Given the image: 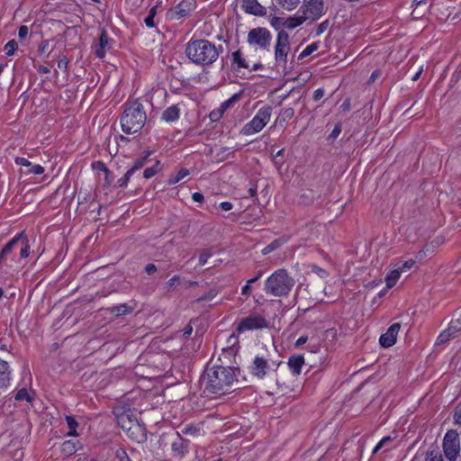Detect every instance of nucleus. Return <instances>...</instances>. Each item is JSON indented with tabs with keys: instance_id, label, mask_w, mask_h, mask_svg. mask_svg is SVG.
Listing matches in <instances>:
<instances>
[{
	"instance_id": "obj_7",
	"label": "nucleus",
	"mask_w": 461,
	"mask_h": 461,
	"mask_svg": "<svg viewBox=\"0 0 461 461\" xmlns=\"http://www.w3.org/2000/svg\"><path fill=\"white\" fill-rule=\"evenodd\" d=\"M291 50L290 37L287 32H278L275 43V61L277 68L285 69Z\"/></svg>"
},
{
	"instance_id": "obj_25",
	"label": "nucleus",
	"mask_w": 461,
	"mask_h": 461,
	"mask_svg": "<svg viewBox=\"0 0 461 461\" xmlns=\"http://www.w3.org/2000/svg\"><path fill=\"white\" fill-rule=\"evenodd\" d=\"M133 311V308L126 303H122L111 307L110 312L115 316H122L130 314Z\"/></svg>"
},
{
	"instance_id": "obj_63",
	"label": "nucleus",
	"mask_w": 461,
	"mask_h": 461,
	"mask_svg": "<svg viewBox=\"0 0 461 461\" xmlns=\"http://www.w3.org/2000/svg\"><path fill=\"white\" fill-rule=\"evenodd\" d=\"M145 271L148 275H152L157 271V267L154 264H148L145 267Z\"/></svg>"
},
{
	"instance_id": "obj_64",
	"label": "nucleus",
	"mask_w": 461,
	"mask_h": 461,
	"mask_svg": "<svg viewBox=\"0 0 461 461\" xmlns=\"http://www.w3.org/2000/svg\"><path fill=\"white\" fill-rule=\"evenodd\" d=\"M192 198L194 202H197V203H202L204 199L203 194L201 193H198V192L194 193L192 195Z\"/></svg>"
},
{
	"instance_id": "obj_54",
	"label": "nucleus",
	"mask_w": 461,
	"mask_h": 461,
	"mask_svg": "<svg viewBox=\"0 0 461 461\" xmlns=\"http://www.w3.org/2000/svg\"><path fill=\"white\" fill-rule=\"evenodd\" d=\"M15 164L22 167H31L32 163L25 158L17 157L14 158Z\"/></svg>"
},
{
	"instance_id": "obj_47",
	"label": "nucleus",
	"mask_w": 461,
	"mask_h": 461,
	"mask_svg": "<svg viewBox=\"0 0 461 461\" xmlns=\"http://www.w3.org/2000/svg\"><path fill=\"white\" fill-rule=\"evenodd\" d=\"M294 114V111L293 108L288 107L282 111L281 116L284 121L290 120Z\"/></svg>"
},
{
	"instance_id": "obj_61",
	"label": "nucleus",
	"mask_w": 461,
	"mask_h": 461,
	"mask_svg": "<svg viewBox=\"0 0 461 461\" xmlns=\"http://www.w3.org/2000/svg\"><path fill=\"white\" fill-rule=\"evenodd\" d=\"M144 23L146 24L147 27L149 28H153L155 27V22H154V17L150 16V15H148L145 19H144Z\"/></svg>"
},
{
	"instance_id": "obj_28",
	"label": "nucleus",
	"mask_w": 461,
	"mask_h": 461,
	"mask_svg": "<svg viewBox=\"0 0 461 461\" xmlns=\"http://www.w3.org/2000/svg\"><path fill=\"white\" fill-rule=\"evenodd\" d=\"M190 174L189 170L187 168H181L176 174L171 175L167 179V184L169 185H176L179 181H181L183 178L187 176Z\"/></svg>"
},
{
	"instance_id": "obj_26",
	"label": "nucleus",
	"mask_w": 461,
	"mask_h": 461,
	"mask_svg": "<svg viewBox=\"0 0 461 461\" xmlns=\"http://www.w3.org/2000/svg\"><path fill=\"white\" fill-rule=\"evenodd\" d=\"M285 17L271 16L269 18L270 25L278 32H286L285 27Z\"/></svg>"
},
{
	"instance_id": "obj_48",
	"label": "nucleus",
	"mask_w": 461,
	"mask_h": 461,
	"mask_svg": "<svg viewBox=\"0 0 461 461\" xmlns=\"http://www.w3.org/2000/svg\"><path fill=\"white\" fill-rule=\"evenodd\" d=\"M44 171V167L41 165L31 166V168L29 169V173L33 175H41Z\"/></svg>"
},
{
	"instance_id": "obj_23",
	"label": "nucleus",
	"mask_w": 461,
	"mask_h": 461,
	"mask_svg": "<svg viewBox=\"0 0 461 461\" xmlns=\"http://www.w3.org/2000/svg\"><path fill=\"white\" fill-rule=\"evenodd\" d=\"M230 59L232 66H234L238 69L249 68V63L243 58L240 50H236L232 52Z\"/></svg>"
},
{
	"instance_id": "obj_10",
	"label": "nucleus",
	"mask_w": 461,
	"mask_h": 461,
	"mask_svg": "<svg viewBox=\"0 0 461 461\" xmlns=\"http://www.w3.org/2000/svg\"><path fill=\"white\" fill-rule=\"evenodd\" d=\"M267 327V321L260 314H250L243 318L238 324L237 330L239 333L245 331L264 329Z\"/></svg>"
},
{
	"instance_id": "obj_62",
	"label": "nucleus",
	"mask_w": 461,
	"mask_h": 461,
	"mask_svg": "<svg viewBox=\"0 0 461 461\" xmlns=\"http://www.w3.org/2000/svg\"><path fill=\"white\" fill-rule=\"evenodd\" d=\"M250 285L251 284H249L247 282V284L241 287V294H243V295H249L250 294V293H251V286H250Z\"/></svg>"
},
{
	"instance_id": "obj_2",
	"label": "nucleus",
	"mask_w": 461,
	"mask_h": 461,
	"mask_svg": "<svg viewBox=\"0 0 461 461\" xmlns=\"http://www.w3.org/2000/svg\"><path fill=\"white\" fill-rule=\"evenodd\" d=\"M221 51V45L217 46L215 43L203 39H191L185 44V53L188 59L192 63L202 67L213 64L218 59Z\"/></svg>"
},
{
	"instance_id": "obj_60",
	"label": "nucleus",
	"mask_w": 461,
	"mask_h": 461,
	"mask_svg": "<svg viewBox=\"0 0 461 461\" xmlns=\"http://www.w3.org/2000/svg\"><path fill=\"white\" fill-rule=\"evenodd\" d=\"M263 270H259L258 271V273L256 274V276H254L253 277H251L250 279L248 280V283L249 284H254L256 283L258 280H259L262 276H263Z\"/></svg>"
},
{
	"instance_id": "obj_4",
	"label": "nucleus",
	"mask_w": 461,
	"mask_h": 461,
	"mask_svg": "<svg viewBox=\"0 0 461 461\" xmlns=\"http://www.w3.org/2000/svg\"><path fill=\"white\" fill-rule=\"evenodd\" d=\"M121 127L125 134H133L140 131L147 121L143 105L133 102L127 105L121 116Z\"/></svg>"
},
{
	"instance_id": "obj_9",
	"label": "nucleus",
	"mask_w": 461,
	"mask_h": 461,
	"mask_svg": "<svg viewBox=\"0 0 461 461\" xmlns=\"http://www.w3.org/2000/svg\"><path fill=\"white\" fill-rule=\"evenodd\" d=\"M306 21L315 22L324 14V4L322 0H308L300 8L299 12Z\"/></svg>"
},
{
	"instance_id": "obj_40",
	"label": "nucleus",
	"mask_w": 461,
	"mask_h": 461,
	"mask_svg": "<svg viewBox=\"0 0 461 461\" xmlns=\"http://www.w3.org/2000/svg\"><path fill=\"white\" fill-rule=\"evenodd\" d=\"M158 165H159V162L157 161V163L150 167H147L144 171H143V176L146 178V179H149L152 176H154L157 173H158Z\"/></svg>"
},
{
	"instance_id": "obj_3",
	"label": "nucleus",
	"mask_w": 461,
	"mask_h": 461,
	"mask_svg": "<svg viewBox=\"0 0 461 461\" xmlns=\"http://www.w3.org/2000/svg\"><path fill=\"white\" fill-rule=\"evenodd\" d=\"M294 284V279L286 269L278 268L266 279L264 291L267 294L283 297L290 294Z\"/></svg>"
},
{
	"instance_id": "obj_1",
	"label": "nucleus",
	"mask_w": 461,
	"mask_h": 461,
	"mask_svg": "<svg viewBox=\"0 0 461 461\" xmlns=\"http://www.w3.org/2000/svg\"><path fill=\"white\" fill-rule=\"evenodd\" d=\"M240 370L234 366H213L206 370L202 383L207 394L221 396L231 392L232 385L238 382Z\"/></svg>"
},
{
	"instance_id": "obj_45",
	"label": "nucleus",
	"mask_w": 461,
	"mask_h": 461,
	"mask_svg": "<svg viewBox=\"0 0 461 461\" xmlns=\"http://www.w3.org/2000/svg\"><path fill=\"white\" fill-rule=\"evenodd\" d=\"M312 272L318 275L321 278H325L328 276V272L325 269H323L316 265H313L312 267Z\"/></svg>"
},
{
	"instance_id": "obj_18",
	"label": "nucleus",
	"mask_w": 461,
	"mask_h": 461,
	"mask_svg": "<svg viewBox=\"0 0 461 461\" xmlns=\"http://www.w3.org/2000/svg\"><path fill=\"white\" fill-rule=\"evenodd\" d=\"M83 445L78 440H65L60 447V452L66 457L73 456L77 451L82 449Z\"/></svg>"
},
{
	"instance_id": "obj_39",
	"label": "nucleus",
	"mask_w": 461,
	"mask_h": 461,
	"mask_svg": "<svg viewBox=\"0 0 461 461\" xmlns=\"http://www.w3.org/2000/svg\"><path fill=\"white\" fill-rule=\"evenodd\" d=\"M451 338H453V336L446 329L438 336L436 343L438 345L444 344V343L447 342Z\"/></svg>"
},
{
	"instance_id": "obj_20",
	"label": "nucleus",
	"mask_w": 461,
	"mask_h": 461,
	"mask_svg": "<svg viewBox=\"0 0 461 461\" xmlns=\"http://www.w3.org/2000/svg\"><path fill=\"white\" fill-rule=\"evenodd\" d=\"M181 109L178 104H173L166 108L162 114L161 120L166 122H175L180 118Z\"/></svg>"
},
{
	"instance_id": "obj_49",
	"label": "nucleus",
	"mask_w": 461,
	"mask_h": 461,
	"mask_svg": "<svg viewBox=\"0 0 461 461\" xmlns=\"http://www.w3.org/2000/svg\"><path fill=\"white\" fill-rule=\"evenodd\" d=\"M223 113L218 108L210 113V119L212 122H217L222 116Z\"/></svg>"
},
{
	"instance_id": "obj_59",
	"label": "nucleus",
	"mask_w": 461,
	"mask_h": 461,
	"mask_svg": "<svg viewBox=\"0 0 461 461\" xmlns=\"http://www.w3.org/2000/svg\"><path fill=\"white\" fill-rule=\"evenodd\" d=\"M219 207L222 210V211H230L232 208H233V205L230 202H221L219 205Z\"/></svg>"
},
{
	"instance_id": "obj_55",
	"label": "nucleus",
	"mask_w": 461,
	"mask_h": 461,
	"mask_svg": "<svg viewBox=\"0 0 461 461\" xmlns=\"http://www.w3.org/2000/svg\"><path fill=\"white\" fill-rule=\"evenodd\" d=\"M340 132H341V126L339 124H336L334 126L332 131L330 134V139H331V140L337 139Z\"/></svg>"
},
{
	"instance_id": "obj_46",
	"label": "nucleus",
	"mask_w": 461,
	"mask_h": 461,
	"mask_svg": "<svg viewBox=\"0 0 461 461\" xmlns=\"http://www.w3.org/2000/svg\"><path fill=\"white\" fill-rule=\"evenodd\" d=\"M212 257V253L208 250L203 251L199 256V264L204 266L208 259Z\"/></svg>"
},
{
	"instance_id": "obj_56",
	"label": "nucleus",
	"mask_w": 461,
	"mask_h": 461,
	"mask_svg": "<svg viewBox=\"0 0 461 461\" xmlns=\"http://www.w3.org/2000/svg\"><path fill=\"white\" fill-rule=\"evenodd\" d=\"M29 33V29L26 25H22L20 26L19 28V31H18V36L20 39L23 40L27 37Z\"/></svg>"
},
{
	"instance_id": "obj_53",
	"label": "nucleus",
	"mask_w": 461,
	"mask_h": 461,
	"mask_svg": "<svg viewBox=\"0 0 461 461\" xmlns=\"http://www.w3.org/2000/svg\"><path fill=\"white\" fill-rule=\"evenodd\" d=\"M68 63H69L68 59L66 56H62L58 60V67H59V68L65 70V69H67Z\"/></svg>"
},
{
	"instance_id": "obj_32",
	"label": "nucleus",
	"mask_w": 461,
	"mask_h": 461,
	"mask_svg": "<svg viewBox=\"0 0 461 461\" xmlns=\"http://www.w3.org/2000/svg\"><path fill=\"white\" fill-rule=\"evenodd\" d=\"M283 242L279 240H275L273 241H271L268 245H267L263 249H262V254L263 255H267L268 253L277 249L278 248H280L282 246Z\"/></svg>"
},
{
	"instance_id": "obj_12",
	"label": "nucleus",
	"mask_w": 461,
	"mask_h": 461,
	"mask_svg": "<svg viewBox=\"0 0 461 461\" xmlns=\"http://www.w3.org/2000/svg\"><path fill=\"white\" fill-rule=\"evenodd\" d=\"M125 419L128 420L129 423H131V420L129 419L128 415H122L121 417H119L118 422L119 424H121L123 429L128 430L130 437L132 438L137 442L146 440L144 429L138 423H132L131 426L127 427L124 424Z\"/></svg>"
},
{
	"instance_id": "obj_37",
	"label": "nucleus",
	"mask_w": 461,
	"mask_h": 461,
	"mask_svg": "<svg viewBox=\"0 0 461 461\" xmlns=\"http://www.w3.org/2000/svg\"><path fill=\"white\" fill-rule=\"evenodd\" d=\"M17 47H18L17 42L14 40H11L5 45L4 50L7 56H12V55H14V51L16 50Z\"/></svg>"
},
{
	"instance_id": "obj_17",
	"label": "nucleus",
	"mask_w": 461,
	"mask_h": 461,
	"mask_svg": "<svg viewBox=\"0 0 461 461\" xmlns=\"http://www.w3.org/2000/svg\"><path fill=\"white\" fill-rule=\"evenodd\" d=\"M179 435V433H177ZM189 440L178 436V438L171 445L174 456L178 458H183L188 453Z\"/></svg>"
},
{
	"instance_id": "obj_35",
	"label": "nucleus",
	"mask_w": 461,
	"mask_h": 461,
	"mask_svg": "<svg viewBox=\"0 0 461 461\" xmlns=\"http://www.w3.org/2000/svg\"><path fill=\"white\" fill-rule=\"evenodd\" d=\"M92 167L97 171H101V172L104 173V175L106 176H110V175H111L110 170L108 169V167L103 161H100V160L95 161L92 164Z\"/></svg>"
},
{
	"instance_id": "obj_13",
	"label": "nucleus",
	"mask_w": 461,
	"mask_h": 461,
	"mask_svg": "<svg viewBox=\"0 0 461 461\" xmlns=\"http://www.w3.org/2000/svg\"><path fill=\"white\" fill-rule=\"evenodd\" d=\"M194 9L192 0H183L176 7L168 11V17L171 20H180L185 17Z\"/></svg>"
},
{
	"instance_id": "obj_30",
	"label": "nucleus",
	"mask_w": 461,
	"mask_h": 461,
	"mask_svg": "<svg viewBox=\"0 0 461 461\" xmlns=\"http://www.w3.org/2000/svg\"><path fill=\"white\" fill-rule=\"evenodd\" d=\"M66 421L68 424V427L69 429V431L67 433L68 437H77L78 436V433L77 431V428L78 426L77 421L75 420L72 416H66Z\"/></svg>"
},
{
	"instance_id": "obj_31",
	"label": "nucleus",
	"mask_w": 461,
	"mask_h": 461,
	"mask_svg": "<svg viewBox=\"0 0 461 461\" xmlns=\"http://www.w3.org/2000/svg\"><path fill=\"white\" fill-rule=\"evenodd\" d=\"M202 429L194 424H186L182 429V433L189 436H200Z\"/></svg>"
},
{
	"instance_id": "obj_57",
	"label": "nucleus",
	"mask_w": 461,
	"mask_h": 461,
	"mask_svg": "<svg viewBox=\"0 0 461 461\" xmlns=\"http://www.w3.org/2000/svg\"><path fill=\"white\" fill-rule=\"evenodd\" d=\"M454 419L456 423L461 425V403L457 405L455 411Z\"/></svg>"
},
{
	"instance_id": "obj_50",
	"label": "nucleus",
	"mask_w": 461,
	"mask_h": 461,
	"mask_svg": "<svg viewBox=\"0 0 461 461\" xmlns=\"http://www.w3.org/2000/svg\"><path fill=\"white\" fill-rule=\"evenodd\" d=\"M415 264V261L413 259L406 260L401 267H398V269L402 270V272H405L409 269H411Z\"/></svg>"
},
{
	"instance_id": "obj_11",
	"label": "nucleus",
	"mask_w": 461,
	"mask_h": 461,
	"mask_svg": "<svg viewBox=\"0 0 461 461\" xmlns=\"http://www.w3.org/2000/svg\"><path fill=\"white\" fill-rule=\"evenodd\" d=\"M443 449L449 460H455L459 452L457 435L454 431H447L443 440Z\"/></svg>"
},
{
	"instance_id": "obj_36",
	"label": "nucleus",
	"mask_w": 461,
	"mask_h": 461,
	"mask_svg": "<svg viewBox=\"0 0 461 461\" xmlns=\"http://www.w3.org/2000/svg\"><path fill=\"white\" fill-rule=\"evenodd\" d=\"M238 99L239 95L237 94L233 95L230 98L222 102L219 109L224 113L230 105H232L236 101H238Z\"/></svg>"
},
{
	"instance_id": "obj_15",
	"label": "nucleus",
	"mask_w": 461,
	"mask_h": 461,
	"mask_svg": "<svg viewBox=\"0 0 461 461\" xmlns=\"http://www.w3.org/2000/svg\"><path fill=\"white\" fill-rule=\"evenodd\" d=\"M242 8L248 14L254 15L264 16L267 14V9L261 5L258 0H242Z\"/></svg>"
},
{
	"instance_id": "obj_6",
	"label": "nucleus",
	"mask_w": 461,
	"mask_h": 461,
	"mask_svg": "<svg viewBox=\"0 0 461 461\" xmlns=\"http://www.w3.org/2000/svg\"><path fill=\"white\" fill-rule=\"evenodd\" d=\"M280 363L270 360L264 356H256L249 366L251 375L258 379H264L267 376L275 374Z\"/></svg>"
},
{
	"instance_id": "obj_34",
	"label": "nucleus",
	"mask_w": 461,
	"mask_h": 461,
	"mask_svg": "<svg viewBox=\"0 0 461 461\" xmlns=\"http://www.w3.org/2000/svg\"><path fill=\"white\" fill-rule=\"evenodd\" d=\"M149 156V152H148L145 156L137 158L134 161L133 166L131 168H129V170H132L133 174L135 172H137L138 170H140L144 166V164L146 163V160H147Z\"/></svg>"
},
{
	"instance_id": "obj_22",
	"label": "nucleus",
	"mask_w": 461,
	"mask_h": 461,
	"mask_svg": "<svg viewBox=\"0 0 461 461\" xmlns=\"http://www.w3.org/2000/svg\"><path fill=\"white\" fill-rule=\"evenodd\" d=\"M298 14L299 13H297L296 14H294L293 16H289V17L285 18V29L294 30L295 28L299 27L300 25H302L303 23H305V17H302Z\"/></svg>"
},
{
	"instance_id": "obj_52",
	"label": "nucleus",
	"mask_w": 461,
	"mask_h": 461,
	"mask_svg": "<svg viewBox=\"0 0 461 461\" xmlns=\"http://www.w3.org/2000/svg\"><path fill=\"white\" fill-rule=\"evenodd\" d=\"M116 457L120 461H131L130 457L128 456L127 453L123 449H118L116 451Z\"/></svg>"
},
{
	"instance_id": "obj_44",
	"label": "nucleus",
	"mask_w": 461,
	"mask_h": 461,
	"mask_svg": "<svg viewBox=\"0 0 461 461\" xmlns=\"http://www.w3.org/2000/svg\"><path fill=\"white\" fill-rule=\"evenodd\" d=\"M425 461H445V460L441 454H439L438 452L431 451L427 455Z\"/></svg>"
},
{
	"instance_id": "obj_21",
	"label": "nucleus",
	"mask_w": 461,
	"mask_h": 461,
	"mask_svg": "<svg viewBox=\"0 0 461 461\" xmlns=\"http://www.w3.org/2000/svg\"><path fill=\"white\" fill-rule=\"evenodd\" d=\"M11 370L8 363L0 358V388L10 385Z\"/></svg>"
},
{
	"instance_id": "obj_24",
	"label": "nucleus",
	"mask_w": 461,
	"mask_h": 461,
	"mask_svg": "<svg viewBox=\"0 0 461 461\" xmlns=\"http://www.w3.org/2000/svg\"><path fill=\"white\" fill-rule=\"evenodd\" d=\"M401 275H402V270L398 269V267L391 270L385 277L386 288L387 289L393 288L396 285Z\"/></svg>"
},
{
	"instance_id": "obj_33",
	"label": "nucleus",
	"mask_w": 461,
	"mask_h": 461,
	"mask_svg": "<svg viewBox=\"0 0 461 461\" xmlns=\"http://www.w3.org/2000/svg\"><path fill=\"white\" fill-rule=\"evenodd\" d=\"M319 49V42H312L308 45L299 55V59H303Z\"/></svg>"
},
{
	"instance_id": "obj_58",
	"label": "nucleus",
	"mask_w": 461,
	"mask_h": 461,
	"mask_svg": "<svg viewBox=\"0 0 461 461\" xmlns=\"http://www.w3.org/2000/svg\"><path fill=\"white\" fill-rule=\"evenodd\" d=\"M324 95V89L323 88H317L312 95V98L314 101H318Z\"/></svg>"
},
{
	"instance_id": "obj_27",
	"label": "nucleus",
	"mask_w": 461,
	"mask_h": 461,
	"mask_svg": "<svg viewBox=\"0 0 461 461\" xmlns=\"http://www.w3.org/2000/svg\"><path fill=\"white\" fill-rule=\"evenodd\" d=\"M458 317L452 320L448 324L447 330L450 332L453 338L461 330V310L457 312Z\"/></svg>"
},
{
	"instance_id": "obj_38",
	"label": "nucleus",
	"mask_w": 461,
	"mask_h": 461,
	"mask_svg": "<svg viewBox=\"0 0 461 461\" xmlns=\"http://www.w3.org/2000/svg\"><path fill=\"white\" fill-rule=\"evenodd\" d=\"M181 282V278L179 276H172L167 283H166V289L167 291H171L175 289Z\"/></svg>"
},
{
	"instance_id": "obj_51",
	"label": "nucleus",
	"mask_w": 461,
	"mask_h": 461,
	"mask_svg": "<svg viewBox=\"0 0 461 461\" xmlns=\"http://www.w3.org/2000/svg\"><path fill=\"white\" fill-rule=\"evenodd\" d=\"M391 441V438L390 437H384L378 443L377 445L375 447V448L373 449V454H375L379 449H381L387 442Z\"/></svg>"
},
{
	"instance_id": "obj_41",
	"label": "nucleus",
	"mask_w": 461,
	"mask_h": 461,
	"mask_svg": "<svg viewBox=\"0 0 461 461\" xmlns=\"http://www.w3.org/2000/svg\"><path fill=\"white\" fill-rule=\"evenodd\" d=\"M132 176H133L132 170L128 169L127 172L125 173V175L122 177H121L120 179H118V181H117L118 185L121 187L127 186V185Z\"/></svg>"
},
{
	"instance_id": "obj_19",
	"label": "nucleus",
	"mask_w": 461,
	"mask_h": 461,
	"mask_svg": "<svg viewBox=\"0 0 461 461\" xmlns=\"http://www.w3.org/2000/svg\"><path fill=\"white\" fill-rule=\"evenodd\" d=\"M304 365V357L301 355H294L288 358L287 366L293 375H301L302 368Z\"/></svg>"
},
{
	"instance_id": "obj_43",
	"label": "nucleus",
	"mask_w": 461,
	"mask_h": 461,
	"mask_svg": "<svg viewBox=\"0 0 461 461\" xmlns=\"http://www.w3.org/2000/svg\"><path fill=\"white\" fill-rule=\"evenodd\" d=\"M15 400L16 401L26 400L27 402H31V397L28 393L27 390L23 388L17 392V393L15 395Z\"/></svg>"
},
{
	"instance_id": "obj_14",
	"label": "nucleus",
	"mask_w": 461,
	"mask_h": 461,
	"mask_svg": "<svg viewBox=\"0 0 461 461\" xmlns=\"http://www.w3.org/2000/svg\"><path fill=\"white\" fill-rule=\"evenodd\" d=\"M401 329L400 323H393L385 333L382 334L379 342L382 347L389 348L395 344L397 334Z\"/></svg>"
},
{
	"instance_id": "obj_8",
	"label": "nucleus",
	"mask_w": 461,
	"mask_h": 461,
	"mask_svg": "<svg viewBox=\"0 0 461 461\" xmlns=\"http://www.w3.org/2000/svg\"><path fill=\"white\" fill-rule=\"evenodd\" d=\"M271 41V32L264 27L254 28L248 33V43L257 49L268 50Z\"/></svg>"
},
{
	"instance_id": "obj_29",
	"label": "nucleus",
	"mask_w": 461,
	"mask_h": 461,
	"mask_svg": "<svg viewBox=\"0 0 461 461\" xmlns=\"http://www.w3.org/2000/svg\"><path fill=\"white\" fill-rule=\"evenodd\" d=\"M276 4L286 11H294L300 4V0H276Z\"/></svg>"
},
{
	"instance_id": "obj_42",
	"label": "nucleus",
	"mask_w": 461,
	"mask_h": 461,
	"mask_svg": "<svg viewBox=\"0 0 461 461\" xmlns=\"http://www.w3.org/2000/svg\"><path fill=\"white\" fill-rule=\"evenodd\" d=\"M329 24H330V23L328 20H325L322 23H321L320 24H318V26L316 27V30H315V36L316 37L321 36L328 29Z\"/></svg>"
},
{
	"instance_id": "obj_16",
	"label": "nucleus",
	"mask_w": 461,
	"mask_h": 461,
	"mask_svg": "<svg viewBox=\"0 0 461 461\" xmlns=\"http://www.w3.org/2000/svg\"><path fill=\"white\" fill-rule=\"evenodd\" d=\"M110 38L108 37L105 30H101L99 34L98 43L95 47V54L98 59H103L105 56L106 50L109 49Z\"/></svg>"
},
{
	"instance_id": "obj_5",
	"label": "nucleus",
	"mask_w": 461,
	"mask_h": 461,
	"mask_svg": "<svg viewBox=\"0 0 461 461\" xmlns=\"http://www.w3.org/2000/svg\"><path fill=\"white\" fill-rule=\"evenodd\" d=\"M272 115V107L266 105L258 109L254 117L242 127L240 133L244 136L253 135L261 131L269 122Z\"/></svg>"
}]
</instances>
